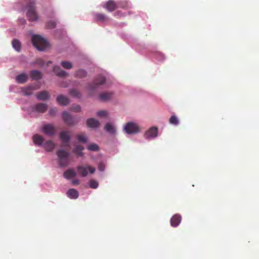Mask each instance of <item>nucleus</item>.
<instances>
[{"instance_id":"2eb2a0df","label":"nucleus","mask_w":259,"mask_h":259,"mask_svg":"<svg viewBox=\"0 0 259 259\" xmlns=\"http://www.w3.org/2000/svg\"><path fill=\"white\" fill-rule=\"evenodd\" d=\"M36 97L39 100H46L50 97V95L47 91H42L38 93Z\"/></svg>"},{"instance_id":"9b49d317","label":"nucleus","mask_w":259,"mask_h":259,"mask_svg":"<svg viewBox=\"0 0 259 259\" xmlns=\"http://www.w3.org/2000/svg\"><path fill=\"white\" fill-rule=\"evenodd\" d=\"M57 102L63 106H66L69 103V99L66 97L62 95H60L57 97Z\"/></svg>"},{"instance_id":"ddd939ff","label":"nucleus","mask_w":259,"mask_h":259,"mask_svg":"<svg viewBox=\"0 0 259 259\" xmlns=\"http://www.w3.org/2000/svg\"><path fill=\"white\" fill-rule=\"evenodd\" d=\"M181 217L180 214H175L172 216L170 220V224L174 227H177L181 221Z\"/></svg>"},{"instance_id":"a211bd4d","label":"nucleus","mask_w":259,"mask_h":259,"mask_svg":"<svg viewBox=\"0 0 259 259\" xmlns=\"http://www.w3.org/2000/svg\"><path fill=\"white\" fill-rule=\"evenodd\" d=\"M32 140L34 144L38 146L41 145L44 141V138L38 134L34 135L32 137Z\"/></svg>"},{"instance_id":"f3484780","label":"nucleus","mask_w":259,"mask_h":259,"mask_svg":"<svg viewBox=\"0 0 259 259\" xmlns=\"http://www.w3.org/2000/svg\"><path fill=\"white\" fill-rule=\"evenodd\" d=\"M67 196L71 199H76L78 197V191L75 189H70L67 192Z\"/></svg>"},{"instance_id":"0eeeda50","label":"nucleus","mask_w":259,"mask_h":259,"mask_svg":"<svg viewBox=\"0 0 259 259\" xmlns=\"http://www.w3.org/2000/svg\"><path fill=\"white\" fill-rule=\"evenodd\" d=\"M42 131L46 135L52 136L55 134L56 128L53 124H48L42 126Z\"/></svg>"},{"instance_id":"5701e85b","label":"nucleus","mask_w":259,"mask_h":259,"mask_svg":"<svg viewBox=\"0 0 259 259\" xmlns=\"http://www.w3.org/2000/svg\"><path fill=\"white\" fill-rule=\"evenodd\" d=\"M16 80L19 83H23L28 80V76L26 74H21L16 77Z\"/></svg>"},{"instance_id":"a878e982","label":"nucleus","mask_w":259,"mask_h":259,"mask_svg":"<svg viewBox=\"0 0 259 259\" xmlns=\"http://www.w3.org/2000/svg\"><path fill=\"white\" fill-rule=\"evenodd\" d=\"M74 76L78 78H83L87 76V72L84 70L78 69L76 71Z\"/></svg>"},{"instance_id":"9d476101","label":"nucleus","mask_w":259,"mask_h":259,"mask_svg":"<svg viewBox=\"0 0 259 259\" xmlns=\"http://www.w3.org/2000/svg\"><path fill=\"white\" fill-rule=\"evenodd\" d=\"M47 109L48 105L45 103L36 104L32 108L33 111L40 113L45 112L47 111Z\"/></svg>"},{"instance_id":"c85d7f7f","label":"nucleus","mask_w":259,"mask_h":259,"mask_svg":"<svg viewBox=\"0 0 259 259\" xmlns=\"http://www.w3.org/2000/svg\"><path fill=\"white\" fill-rule=\"evenodd\" d=\"M76 137L78 141L80 143H85L87 142V138L83 134L77 135Z\"/></svg>"},{"instance_id":"f257e3e1","label":"nucleus","mask_w":259,"mask_h":259,"mask_svg":"<svg viewBox=\"0 0 259 259\" xmlns=\"http://www.w3.org/2000/svg\"><path fill=\"white\" fill-rule=\"evenodd\" d=\"M56 155L59 158L58 162L60 167H65L68 165L70 153L68 151L65 149H58L56 151Z\"/></svg>"},{"instance_id":"7ed1b4c3","label":"nucleus","mask_w":259,"mask_h":259,"mask_svg":"<svg viewBox=\"0 0 259 259\" xmlns=\"http://www.w3.org/2000/svg\"><path fill=\"white\" fill-rule=\"evenodd\" d=\"M59 138L63 143L62 146L67 147L70 146V140L71 139V136L69 131H64L61 132L59 134Z\"/></svg>"},{"instance_id":"c9c22d12","label":"nucleus","mask_w":259,"mask_h":259,"mask_svg":"<svg viewBox=\"0 0 259 259\" xmlns=\"http://www.w3.org/2000/svg\"><path fill=\"white\" fill-rule=\"evenodd\" d=\"M118 8L126 9L127 8V3L126 1H120L117 3Z\"/></svg>"},{"instance_id":"dca6fc26","label":"nucleus","mask_w":259,"mask_h":259,"mask_svg":"<svg viewBox=\"0 0 259 259\" xmlns=\"http://www.w3.org/2000/svg\"><path fill=\"white\" fill-rule=\"evenodd\" d=\"M84 147L80 145H75L72 149V152L75 154L77 156L81 157L83 155L82 152Z\"/></svg>"},{"instance_id":"cd10ccee","label":"nucleus","mask_w":259,"mask_h":259,"mask_svg":"<svg viewBox=\"0 0 259 259\" xmlns=\"http://www.w3.org/2000/svg\"><path fill=\"white\" fill-rule=\"evenodd\" d=\"M13 47L18 52H19L21 48L20 42L17 39H15L12 41Z\"/></svg>"},{"instance_id":"4c0bfd02","label":"nucleus","mask_w":259,"mask_h":259,"mask_svg":"<svg viewBox=\"0 0 259 259\" xmlns=\"http://www.w3.org/2000/svg\"><path fill=\"white\" fill-rule=\"evenodd\" d=\"M98 186V183L97 182L94 180H91L90 182V187L91 188L96 189Z\"/></svg>"},{"instance_id":"ea45409f","label":"nucleus","mask_w":259,"mask_h":259,"mask_svg":"<svg viewBox=\"0 0 259 259\" xmlns=\"http://www.w3.org/2000/svg\"><path fill=\"white\" fill-rule=\"evenodd\" d=\"M36 63L40 66H43L45 63V62L42 59L39 58L36 59Z\"/></svg>"},{"instance_id":"393cba45","label":"nucleus","mask_w":259,"mask_h":259,"mask_svg":"<svg viewBox=\"0 0 259 259\" xmlns=\"http://www.w3.org/2000/svg\"><path fill=\"white\" fill-rule=\"evenodd\" d=\"M33 86H29L23 89V93L24 95L29 96L32 94L33 91L36 90Z\"/></svg>"},{"instance_id":"49530a36","label":"nucleus","mask_w":259,"mask_h":259,"mask_svg":"<svg viewBox=\"0 0 259 259\" xmlns=\"http://www.w3.org/2000/svg\"><path fill=\"white\" fill-rule=\"evenodd\" d=\"M119 13V12H116L114 14L115 16H116L117 15H118Z\"/></svg>"},{"instance_id":"1a4fd4ad","label":"nucleus","mask_w":259,"mask_h":259,"mask_svg":"<svg viewBox=\"0 0 259 259\" xmlns=\"http://www.w3.org/2000/svg\"><path fill=\"white\" fill-rule=\"evenodd\" d=\"M157 128L156 127H152L145 133L144 136L146 139L155 138L157 136Z\"/></svg>"},{"instance_id":"37998d69","label":"nucleus","mask_w":259,"mask_h":259,"mask_svg":"<svg viewBox=\"0 0 259 259\" xmlns=\"http://www.w3.org/2000/svg\"><path fill=\"white\" fill-rule=\"evenodd\" d=\"M99 169L101 171H103L104 170V165H103L102 163H101V164H99Z\"/></svg>"},{"instance_id":"f03ea898","label":"nucleus","mask_w":259,"mask_h":259,"mask_svg":"<svg viewBox=\"0 0 259 259\" xmlns=\"http://www.w3.org/2000/svg\"><path fill=\"white\" fill-rule=\"evenodd\" d=\"M33 46L38 50L44 51L48 46V42L39 35H34L32 37Z\"/></svg>"},{"instance_id":"79ce46f5","label":"nucleus","mask_w":259,"mask_h":259,"mask_svg":"<svg viewBox=\"0 0 259 259\" xmlns=\"http://www.w3.org/2000/svg\"><path fill=\"white\" fill-rule=\"evenodd\" d=\"M89 169L90 172L92 174L94 173L95 171V168L94 167H92L89 165L87 166V170Z\"/></svg>"},{"instance_id":"bb28decb","label":"nucleus","mask_w":259,"mask_h":259,"mask_svg":"<svg viewBox=\"0 0 259 259\" xmlns=\"http://www.w3.org/2000/svg\"><path fill=\"white\" fill-rule=\"evenodd\" d=\"M105 129L107 132L112 134H115L116 132L114 126L110 123H108L105 125Z\"/></svg>"},{"instance_id":"c756f323","label":"nucleus","mask_w":259,"mask_h":259,"mask_svg":"<svg viewBox=\"0 0 259 259\" xmlns=\"http://www.w3.org/2000/svg\"><path fill=\"white\" fill-rule=\"evenodd\" d=\"M95 18L96 20L97 21H102H102H104L105 20H106L107 19V18L104 14H100V13L96 14L95 15Z\"/></svg>"},{"instance_id":"412c9836","label":"nucleus","mask_w":259,"mask_h":259,"mask_svg":"<svg viewBox=\"0 0 259 259\" xmlns=\"http://www.w3.org/2000/svg\"><path fill=\"white\" fill-rule=\"evenodd\" d=\"M30 75L32 79L38 80L41 78V73L38 70H32L30 73Z\"/></svg>"},{"instance_id":"f704fd0d","label":"nucleus","mask_w":259,"mask_h":259,"mask_svg":"<svg viewBox=\"0 0 259 259\" xmlns=\"http://www.w3.org/2000/svg\"><path fill=\"white\" fill-rule=\"evenodd\" d=\"M70 94L74 97H79L80 96V92L76 89H72L69 92Z\"/></svg>"},{"instance_id":"423d86ee","label":"nucleus","mask_w":259,"mask_h":259,"mask_svg":"<svg viewBox=\"0 0 259 259\" xmlns=\"http://www.w3.org/2000/svg\"><path fill=\"white\" fill-rule=\"evenodd\" d=\"M125 132L128 134H132L139 132V128L138 126L132 122L126 123L124 127Z\"/></svg>"},{"instance_id":"6e6552de","label":"nucleus","mask_w":259,"mask_h":259,"mask_svg":"<svg viewBox=\"0 0 259 259\" xmlns=\"http://www.w3.org/2000/svg\"><path fill=\"white\" fill-rule=\"evenodd\" d=\"M103 7L106 8L109 12H112L116 10L118 6L115 2L113 0H109L105 4Z\"/></svg>"},{"instance_id":"39448f33","label":"nucleus","mask_w":259,"mask_h":259,"mask_svg":"<svg viewBox=\"0 0 259 259\" xmlns=\"http://www.w3.org/2000/svg\"><path fill=\"white\" fill-rule=\"evenodd\" d=\"M105 81L106 79L105 77L100 75L94 80L92 84L89 85L88 89L91 91H94L99 85L104 84L105 82Z\"/></svg>"},{"instance_id":"aec40b11","label":"nucleus","mask_w":259,"mask_h":259,"mask_svg":"<svg viewBox=\"0 0 259 259\" xmlns=\"http://www.w3.org/2000/svg\"><path fill=\"white\" fill-rule=\"evenodd\" d=\"M55 144L54 143L51 141L49 140L47 141L46 143L44 144V147L45 149V150L47 151L51 152L53 150V149L55 148Z\"/></svg>"},{"instance_id":"58836bf2","label":"nucleus","mask_w":259,"mask_h":259,"mask_svg":"<svg viewBox=\"0 0 259 259\" xmlns=\"http://www.w3.org/2000/svg\"><path fill=\"white\" fill-rule=\"evenodd\" d=\"M57 111L56 108H53L50 109L49 113L51 115H54Z\"/></svg>"},{"instance_id":"a18cd8bd","label":"nucleus","mask_w":259,"mask_h":259,"mask_svg":"<svg viewBox=\"0 0 259 259\" xmlns=\"http://www.w3.org/2000/svg\"><path fill=\"white\" fill-rule=\"evenodd\" d=\"M19 21H20V23H21L22 24H25V23H26V20H25V19H23V18L20 19L19 20Z\"/></svg>"},{"instance_id":"4be33fe9","label":"nucleus","mask_w":259,"mask_h":259,"mask_svg":"<svg viewBox=\"0 0 259 259\" xmlns=\"http://www.w3.org/2000/svg\"><path fill=\"white\" fill-rule=\"evenodd\" d=\"M76 169L79 176L83 177L87 176L88 174L87 166H78L76 167Z\"/></svg>"},{"instance_id":"a19ab883","label":"nucleus","mask_w":259,"mask_h":259,"mask_svg":"<svg viewBox=\"0 0 259 259\" xmlns=\"http://www.w3.org/2000/svg\"><path fill=\"white\" fill-rule=\"evenodd\" d=\"M73 110L75 111V112H79L81 110V108L78 105H77L75 107H73Z\"/></svg>"},{"instance_id":"6ab92c4d","label":"nucleus","mask_w":259,"mask_h":259,"mask_svg":"<svg viewBox=\"0 0 259 259\" xmlns=\"http://www.w3.org/2000/svg\"><path fill=\"white\" fill-rule=\"evenodd\" d=\"M87 124L90 127H97L99 126L100 123L98 120L91 118L87 120Z\"/></svg>"},{"instance_id":"e433bc0d","label":"nucleus","mask_w":259,"mask_h":259,"mask_svg":"<svg viewBox=\"0 0 259 259\" xmlns=\"http://www.w3.org/2000/svg\"><path fill=\"white\" fill-rule=\"evenodd\" d=\"M108 112L106 111L101 110L97 112V115L99 117H106L107 116Z\"/></svg>"},{"instance_id":"72a5a7b5","label":"nucleus","mask_w":259,"mask_h":259,"mask_svg":"<svg viewBox=\"0 0 259 259\" xmlns=\"http://www.w3.org/2000/svg\"><path fill=\"white\" fill-rule=\"evenodd\" d=\"M56 23L55 21H48L46 25V27L48 29H52L56 27Z\"/></svg>"},{"instance_id":"f8f14e48","label":"nucleus","mask_w":259,"mask_h":259,"mask_svg":"<svg viewBox=\"0 0 259 259\" xmlns=\"http://www.w3.org/2000/svg\"><path fill=\"white\" fill-rule=\"evenodd\" d=\"M76 176V172L73 168H69L64 171L63 174L64 177L67 180H70Z\"/></svg>"},{"instance_id":"2f4dec72","label":"nucleus","mask_w":259,"mask_h":259,"mask_svg":"<svg viewBox=\"0 0 259 259\" xmlns=\"http://www.w3.org/2000/svg\"><path fill=\"white\" fill-rule=\"evenodd\" d=\"M61 65L64 68L67 69H70L72 68V63L69 61H62Z\"/></svg>"},{"instance_id":"20e7f679","label":"nucleus","mask_w":259,"mask_h":259,"mask_svg":"<svg viewBox=\"0 0 259 259\" xmlns=\"http://www.w3.org/2000/svg\"><path fill=\"white\" fill-rule=\"evenodd\" d=\"M62 118L66 124L70 126L74 125L78 122V120L77 119L72 117L67 112H63Z\"/></svg>"},{"instance_id":"c03bdc74","label":"nucleus","mask_w":259,"mask_h":259,"mask_svg":"<svg viewBox=\"0 0 259 259\" xmlns=\"http://www.w3.org/2000/svg\"><path fill=\"white\" fill-rule=\"evenodd\" d=\"M72 183L73 185H78L79 184V181L77 179H75L72 181Z\"/></svg>"},{"instance_id":"473e14b6","label":"nucleus","mask_w":259,"mask_h":259,"mask_svg":"<svg viewBox=\"0 0 259 259\" xmlns=\"http://www.w3.org/2000/svg\"><path fill=\"white\" fill-rule=\"evenodd\" d=\"M169 122L170 124H174L175 125H177L179 123V121L177 117L175 115H172L170 117Z\"/></svg>"},{"instance_id":"7c9ffc66","label":"nucleus","mask_w":259,"mask_h":259,"mask_svg":"<svg viewBox=\"0 0 259 259\" xmlns=\"http://www.w3.org/2000/svg\"><path fill=\"white\" fill-rule=\"evenodd\" d=\"M87 149L92 151H98L99 150V147L97 144L92 143L88 146Z\"/></svg>"},{"instance_id":"4468645a","label":"nucleus","mask_w":259,"mask_h":259,"mask_svg":"<svg viewBox=\"0 0 259 259\" xmlns=\"http://www.w3.org/2000/svg\"><path fill=\"white\" fill-rule=\"evenodd\" d=\"M53 71L56 75L60 77H65L68 75V74L65 71L61 69L58 66H55L53 68Z\"/></svg>"},{"instance_id":"b1692460","label":"nucleus","mask_w":259,"mask_h":259,"mask_svg":"<svg viewBox=\"0 0 259 259\" xmlns=\"http://www.w3.org/2000/svg\"><path fill=\"white\" fill-rule=\"evenodd\" d=\"M112 93L105 92L100 95V98L103 101H107L111 99L112 97Z\"/></svg>"}]
</instances>
